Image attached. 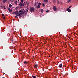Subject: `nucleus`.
<instances>
[{
  "label": "nucleus",
  "mask_w": 78,
  "mask_h": 78,
  "mask_svg": "<svg viewBox=\"0 0 78 78\" xmlns=\"http://www.w3.org/2000/svg\"><path fill=\"white\" fill-rule=\"evenodd\" d=\"M35 10L34 9V7H30V11L31 12H34V11Z\"/></svg>",
  "instance_id": "nucleus-1"
},
{
  "label": "nucleus",
  "mask_w": 78,
  "mask_h": 78,
  "mask_svg": "<svg viewBox=\"0 0 78 78\" xmlns=\"http://www.w3.org/2000/svg\"><path fill=\"white\" fill-rule=\"evenodd\" d=\"M26 3L24 2V3H22V2H20V6H24V5H25Z\"/></svg>",
  "instance_id": "nucleus-2"
},
{
  "label": "nucleus",
  "mask_w": 78,
  "mask_h": 78,
  "mask_svg": "<svg viewBox=\"0 0 78 78\" xmlns=\"http://www.w3.org/2000/svg\"><path fill=\"white\" fill-rule=\"evenodd\" d=\"M18 13H19V12L18 11H16L15 12H13V14H16V16H17V15Z\"/></svg>",
  "instance_id": "nucleus-3"
},
{
  "label": "nucleus",
  "mask_w": 78,
  "mask_h": 78,
  "mask_svg": "<svg viewBox=\"0 0 78 78\" xmlns=\"http://www.w3.org/2000/svg\"><path fill=\"white\" fill-rule=\"evenodd\" d=\"M53 9L54 11H56V9H57L56 8V7L54 6L53 7Z\"/></svg>",
  "instance_id": "nucleus-4"
},
{
  "label": "nucleus",
  "mask_w": 78,
  "mask_h": 78,
  "mask_svg": "<svg viewBox=\"0 0 78 78\" xmlns=\"http://www.w3.org/2000/svg\"><path fill=\"white\" fill-rule=\"evenodd\" d=\"M8 11H9L10 12H11L12 10H11V8H8Z\"/></svg>",
  "instance_id": "nucleus-5"
},
{
  "label": "nucleus",
  "mask_w": 78,
  "mask_h": 78,
  "mask_svg": "<svg viewBox=\"0 0 78 78\" xmlns=\"http://www.w3.org/2000/svg\"><path fill=\"white\" fill-rule=\"evenodd\" d=\"M21 13H22V14H27V12H26L22 11Z\"/></svg>",
  "instance_id": "nucleus-6"
},
{
  "label": "nucleus",
  "mask_w": 78,
  "mask_h": 78,
  "mask_svg": "<svg viewBox=\"0 0 78 78\" xmlns=\"http://www.w3.org/2000/svg\"><path fill=\"white\" fill-rule=\"evenodd\" d=\"M58 67H60V68H61V67H62V65L61 64H60L59 65Z\"/></svg>",
  "instance_id": "nucleus-7"
},
{
  "label": "nucleus",
  "mask_w": 78,
  "mask_h": 78,
  "mask_svg": "<svg viewBox=\"0 0 78 78\" xmlns=\"http://www.w3.org/2000/svg\"><path fill=\"white\" fill-rule=\"evenodd\" d=\"M8 0H3V2L4 3H5L6 2H7Z\"/></svg>",
  "instance_id": "nucleus-8"
},
{
  "label": "nucleus",
  "mask_w": 78,
  "mask_h": 78,
  "mask_svg": "<svg viewBox=\"0 0 78 78\" xmlns=\"http://www.w3.org/2000/svg\"><path fill=\"white\" fill-rule=\"evenodd\" d=\"M17 16L18 17H20V14L19 12L18 13V14L17 15Z\"/></svg>",
  "instance_id": "nucleus-9"
},
{
  "label": "nucleus",
  "mask_w": 78,
  "mask_h": 78,
  "mask_svg": "<svg viewBox=\"0 0 78 78\" xmlns=\"http://www.w3.org/2000/svg\"><path fill=\"white\" fill-rule=\"evenodd\" d=\"M24 64H27V62L26 61H24Z\"/></svg>",
  "instance_id": "nucleus-10"
},
{
  "label": "nucleus",
  "mask_w": 78,
  "mask_h": 78,
  "mask_svg": "<svg viewBox=\"0 0 78 78\" xmlns=\"http://www.w3.org/2000/svg\"><path fill=\"white\" fill-rule=\"evenodd\" d=\"M15 0V3L16 5H17V1L16 0Z\"/></svg>",
  "instance_id": "nucleus-11"
},
{
  "label": "nucleus",
  "mask_w": 78,
  "mask_h": 78,
  "mask_svg": "<svg viewBox=\"0 0 78 78\" xmlns=\"http://www.w3.org/2000/svg\"><path fill=\"white\" fill-rule=\"evenodd\" d=\"M9 6L10 8H11V7L12 6V5H11V4H9Z\"/></svg>",
  "instance_id": "nucleus-12"
},
{
  "label": "nucleus",
  "mask_w": 78,
  "mask_h": 78,
  "mask_svg": "<svg viewBox=\"0 0 78 78\" xmlns=\"http://www.w3.org/2000/svg\"><path fill=\"white\" fill-rule=\"evenodd\" d=\"M44 2H48V0H43Z\"/></svg>",
  "instance_id": "nucleus-13"
},
{
  "label": "nucleus",
  "mask_w": 78,
  "mask_h": 78,
  "mask_svg": "<svg viewBox=\"0 0 78 78\" xmlns=\"http://www.w3.org/2000/svg\"><path fill=\"white\" fill-rule=\"evenodd\" d=\"M40 8V5H38V6H37V7H36V8L37 9V8Z\"/></svg>",
  "instance_id": "nucleus-14"
},
{
  "label": "nucleus",
  "mask_w": 78,
  "mask_h": 78,
  "mask_svg": "<svg viewBox=\"0 0 78 78\" xmlns=\"http://www.w3.org/2000/svg\"><path fill=\"white\" fill-rule=\"evenodd\" d=\"M32 77L33 78H36V76H32Z\"/></svg>",
  "instance_id": "nucleus-15"
},
{
  "label": "nucleus",
  "mask_w": 78,
  "mask_h": 78,
  "mask_svg": "<svg viewBox=\"0 0 78 78\" xmlns=\"http://www.w3.org/2000/svg\"><path fill=\"white\" fill-rule=\"evenodd\" d=\"M68 12H71V10L70 9H69L68 10Z\"/></svg>",
  "instance_id": "nucleus-16"
},
{
  "label": "nucleus",
  "mask_w": 78,
  "mask_h": 78,
  "mask_svg": "<svg viewBox=\"0 0 78 78\" xmlns=\"http://www.w3.org/2000/svg\"><path fill=\"white\" fill-rule=\"evenodd\" d=\"M26 3L27 4H29V2H27V1H26Z\"/></svg>",
  "instance_id": "nucleus-17"
},
{
  "label": "nucleus",
  "mask_w": 78,
  "mask_h": 78,
  "mask_svg": "<svg viewBox=\"0 0 78 78\" xmlns=\"http://www.w3.org/2000/svg\"><path fill=\"white\" fill-rule=\"evenodd\" d=\"M42 6H43V7H44L45 6V3H44L43 4H42Z\"/></svg>",
  "instance_id": "nucleus-18"
},
{
  "label": "nucleus",
  "mask_w": 78,
  "mask_h": 78,
  "mask_svg": "<svg viewBox=\"0 0 78 78\" xmlns=\"http://www.w3.org/2000/svg\"><path fill=\"white\" fill-rule=\"evenodd\" d=\"M41 12H43V11H44L43 10V9H41Z\"/></svg>",
  "instance_id": "nucleus-19"
},
{
  "label": "nucleus",
  "mask_w": 78,
  "mask_h": 78,
  "mask_svg": "<svg viewBox=\"0 0 78 78\" xmlns=\"http://www.w3.org/2000/svg\"><path fill=\"white\" fill-rule=\"evenodd\" d=\"M71 1V0H69L68 1H67V2H68V3H70V2Z\"/></svg>",
  "instance_id": "nucleus-20"
},
{
  "label": "nucleus",
  "mask_w": 78,
  "mask_h": 78,
  "mask_svg": "<svg viewBox=\"0 0 78 78\" xmlns=\"http://www.w3.org/2000/svg\"><path fill=\"white\" fill-rule=\"evenodd\" d=\"M37 64H36L34 66V67H37Z\"/></svg>",
  "instance_id": "nucleus-21"
},
{
  "label": "nucleus",
  "mask_w": 78,
  "mask_h": 78,
  "mask_svg": "<svg viewBox=\"0 0 78 78\" xmlns=\"http://www.w3.org/2000/svg\"><path fill=\"white\" fill-rule=\"evenodd\" d=\"M3 19H4V20H5V19H6V18L5 17V16L3 17Z\"/></svg>",
  "instance_id": "nucleus-22"
},
{
  "label": "nucleus",
  "mask_w": 78,
  "mask_h": 78,
  "mask_svg": "<svg viewBox=\"0 0 78 78\" xmlns=\"http://www.w3.org/2000/svg\"><path fill=\"white\" fill-rule=\"evenodd\" d=\"M53 3H56V1L55 0H53Z\"/></svg>",
  "instance_id": "nucleus-23"
},
{
  "label": "nucleus",
  "mask_w": 78,
  "mask_h": 78,
  "mask_svg": "<svg viewBox=\"0 0 78 78\" xmlns=\"http://www.w3.org/2000/svg\"><path fill=\"white\" fill-rule=\"evenodd\" d=\"M57 4H59V1H57Z\"/></svg>",
  "instance_id": "nucleus-24"
},
{
  "label": "nucleus",
  "mask_w": 78,
  "mask_h": 78,
  "mask_svg": "<svg viewBox=\"0 0 78 78\" xmlns=\"http://www.w3.org/2000/svg\"><path fill=\"white\" fill-rule=\"evenodd\" d=\"M23 0H21V3H23Z\"/></svg>",
  "instance_id": "nucleus-25"
},
{
  "label": "nucleus",
  "mask_w": 78,
  "mask_h": 78,
  "mask_svg": "<svg viewBox=\"0 0 78 78\" xmlns=\"http://www.w3.org/2000/svg\"><path fill=\"white\" fill-rule=\"evenodd\" d=\"M49 11H50L49 10H47L46 11V12H49Z\"/></svg>",
  "instance_id": "nucleus-26"
},
{
  "label": "nucleus",
  "mask_w": 78,
  "mask_h": 78,
  "mask_svg": "<svg viewBox=\"0 0 78 78\" xmlns=\"http://www.w3.org/2000/svg\"><path fill=\"white\" fill-rule=\"evenodd\" d=\"M67 11H69V8H68L67 9Z\"/></svg>",
  "instance_id": "nucleus-27"
},
{
  "label": "nucleus",
  "mask_w": 78,
  "mask_h": 78,
  "mask_svg": "<svg viewBox=\"0 0 78 78\" xmlns=\"http://www.w3.org/2000/svg\"><path fill=\"white\" fill-rule=\"evenodd\" d=\"M27 12H28V10L27 9H26Z\"/></svg>",
  "instance_id": "nucleus-28"
},
{
  "label": "nucleus",
  "mask_w": 78,
  "mask_h": 78,
  "mask_svg": "<svg viewBox=\"0 0 78 78\" xmlns=\"http://www.w3.org/2000/svg\"><path fill=\"white\" fill-rule=\"evenodd\" d=\"M5 15H4V14H2V16L4 17V16Z\"/></svg>",
  "instance_id": "nucleus-29"
},
{
  "label": "nucleus",
  "mask_w": 78,
  "mask_h": 78,
  "mask_svg": "<svg viewBox=\"0 0 78 78\" xmlns=\"http://www.w3.org/2000/svg\"><path fill=\"white\" fill-rule=\"evenodd\" d=\"M1 8H2L3 7H5V6L4 5H3L2 6H1Z\"/></svg>",
  "instance_id": "nucleus-30"
},
{
  "label": "nucleus",
  "mask_w": 78,
  "mask_h": 78,
  "mask_svg": "<svg viewBox=\"0 0 78 78\" xmlns=\"http://www.w3.org/2000/svg\"><path fill=\"white\" fill-rule=\"evenodd\" d=\"M38 5H41V3L39 2V3H38Z\"/></svg>",
  "instance_id": "nucleus-31"
},
{
  "label": "nucleus",
  "mask_w": 78,
  "mask_h": 78,
  "mask_svg": "<svg viewBox=\"0 0 78 78\" xmlns=\"http://www.w3.org/2000/svg\"><path fill=\"white\" fill-rule=\"evenodd\" d=\"M17 15H16V16H15V17L16 18H17Z\"/></svg>",
  "instance_id": "nucleus-32"
},
{
  "label": "nucleus",
  "mask_w": 78,
  "mask_h": 78,
  "mask_svg": "<svg viewBox=\"0 0 78 78\" xmlns=\"http://www.w3.org/2000/svg\"><path fill=\"white\" fill-rule=\"evenodd\" d=\"M37 4L36 3L35 4V6H37Z\"/></svg>",
  "instance_id": "nucleus-33"
},
{
  "label": "nucleus",
  "mask_w": 78,
  "mask_h": 78,
  "mask_svg": "<svg viewBox=\"0 0 78 78\" xmlns=\"http://www.w3.org/2000/svg\"><path fill=\"white\" fill-rule=\"evenodd\" d=\"M71 7H72V6H70L68 8H71Z\"/></svg>",
  "instance_id": "nucleus-34"
},
{
  "label": "nucleus",
  "mask_w": 78,
  "mask_h": 78,
  "mask_svg": "<svg viewBox=\"0 0 78 78\" xmlns=\"http://www.w3.org/2000/svg\"><path fill=\"white\" fill-rule=\"evenodd\" d=\"M20 15H22V12L21 13H20Z\"/></svg>",
  "instance_id": "nucleus-35"
},
{
  "label": "nucleus",
  "mask_w": 78,
  "mask_h": 78,
  "mask_svg": "<svg viewBox=\"0 0 78 78\" xmlns=\"http://www.w3.org/2000/svg\"><path fill=\"white\" fill-rule=\"evenodd\" d=\"M19 12H20H20H21V10H20Z\"/></svg>",
  "instance_id": "nucleus-36"
},
{
  "label": "nucleus",
  "mask_w": 78,
  "mask_h": 78,
  "mask_svg": "<svg viewBox=\"0 0 78 78\" xmlns=\"http://www.w3.org/2000/svg\"><path fill=\"white\" fill-rule=\"evenodd\" d=\"M27 6H28V7L29 6V5H28V4H27Z\"/></svg>",
  "instance_id": "nucleus-37"
},
{
  "label": "nucleus",
  "mask_w": 78,
  "mask_h": 78,
  "mask_svg": "<svg viewBox=\"0 0 78 78\" xmlns=\"http://www.w3.org/2000/svg\"><path fill=\"white\" fill-rule=\"evenodd\" d=\"M4 9H6V7H4Z\"/></svg>",
  "instance_id": "nucleus-38"
},
{
  "label": "nucleus",
  "mask_w": 78,
  "mask_h": 78,
  "mask_svg": "<svg viewBox=\"0 0 78 78\" xmlns=\"http://www.w3.org/2000/svg\"><path fill=\"white\" fill-rule=\"evenodd\" d=\"M27 9H28V6H27Z\"/></svg>",
  "instance_id": "nucleus-39"
},
{
  "label": "nucleus",
  "mask_w": 78,
  "mask_h": 78,
  "mask_svg": "<svg viewBox=\"0 0 78 78\" xmlns=\"http://www.w3.org/2000/svg\"><path fill=\"white\" fill-rule=\"evenodd\" d=\"M18 2H19L20 1V0H18Z\"/></svg>",
  "instance_id": "nucleus-40"
}]
</instances>
